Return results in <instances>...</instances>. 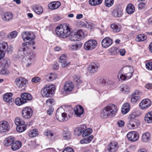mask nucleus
I'll list each match as a JSON object with an SVG mask.
<instances>
[{
	"label": "nucleus",
	"instance_id": "obj_1",
	"mask_svg": "<svg viewBox=\"0 0 152 152\" xmlns=\"http://www.w3.org/2000/svg\"><path fill=\"white\" fill-rule=\"evenodd\" d=\"M56 34L59 37L65 38L69 37V39L72 41L81 40L85 37L84 33L81 30H79L77 32L70 33V28L66 25H61L56 28Z\"/></svg>",
	"mask_w": 152,
	"mask_h": 152
},
{
	"label": "nucleus",
	"instance_id": "obj_2",
	"mask_svg": "<svg viewBox=\"0 0 152 152\" xmlns=\"http://www.w3.org/2000/svg\"><path fill=\"white\" fill-rule=\"evenodd\" d=\"M73 111L71 106L63 105L57 110L56 114V118L60 122L66 121L72 116Z\"/></svg>",
	"mask_w": 152,
	"mask_h": 152
},
{
	"label": "nucleus",
	"instance_id": "obj_3",
	"mask_svg": "<svg viewBox=\"0 0 152 152\" xmlns=\"http://www.w3.org/2000/svg\"><path fill=\"white\" fill-rule=\"evenodd\" d=\"M116 106L114 104H110L104 107L100 114V116L104 118L114 116L117 111Z\"/></svg>",
	"mask_w": 152,
	"mask_h": 152
},
{
	"label": "nucleus",
	"instance_id": "obj_4",
	"mask_svg": "<svg viewBox=\"0 0 152 152\" xmlns=\"http://www.w3.org/2000/svg\"><path fill=\"white\" fill-rule=\"evenodd\" d=\"M22 37L23 41L26 42L27 45H34L35 44L34 41H33L35 38L34 34L31 32L24 31L22 33Z\"/></svg>",
	"mask_w": 152,
	"mask_h": 152
},
{
	"label": "nucleus",
	"instance_id": "obj_5",
	"mask_svg": "<svg viewBox=\"0 0 152 152\" xmlns=\"http://www.w3.org/2000/svg\"><path fill=\"white\" fill-rule=\"evenodd\" d=\"M55 90V87L54 85L47 84L42 89L41 94L43 97H51Z\"/></svg>",
	"mask_w": 152,
	"mask_h": 152
},
{
	"label": "nucleus",
	"instance_id": "obj_6",
	"mask_svg": "<svg viewBox=\"0 0 152 152\" xmlns=\"http://www.w3.org/2000/svg\"><path fill=\"white\" fill-rule=\"evenodd\" d=\"M22 48L19 49L18 52V57L20 58L21 57H25L30 53L31 51L30 49L27 46V44L23 43L22 44Z\"/></svg>",
	"mask_w": 152,
	"mask_h": 152
},
{
	"label": "nucleus",
	"instance_id": "obj_7",
	"mask_svg": "<svg viewBox=\"0 0 152 152\" xmlns=\"http://www.w3.org/2000/svg\"><path fill=\"white\" fill-rule=\"evenodd\" d=\"M34 55L31 51L23 59V64L26 67H28L32 64L34 61Z\"/></svg>",
	"mask_w": 152,
	"mask_h": 152
},
{
	"label": "nucleus",
	"instance_id": "obj_8",
	"mask_svg": "<svg viewBox=\"0 0 152 152\" xmlns=\"http://www.w3.org/2000/svg\"><path fill=\"white\" fill-rule=\"evenodd\" d=\"M129 122L127 124L128 127L130 129H134L137 128L140 125V121L132 116L129 118Z\"/></svg>",
	"mask_w": 152,
	"mask_h": 152
},
{
	"label": "nucleus",
	"instance_id": "obj_9",
	"mask_svg": "<svg viewBox=\"0 0 152 152\" xmlns=\"http://www.w3.org/2000/svg\"><path fill=\"white\" fill-rule=\"evenodd\" d=\"M12 51V48L11 45L8 46L6 42L0 43V51L4 55L6 52L11 53Z\"/></svg>",
	"mask_w": 152,
	"mask_h": 152
},
{
	"label": "nucleus",
	"instance_id": "obj_10",
	"mask_svg": "<svg viewBox=\"0 0 152 152\" xmlns=\"http://www.w3.org/2000/svg\"><path fill=\"white\" fill-rule=\"evenodd\" d=\"M121 72H122L126 75L127 79L130 78L132 76L134 72L133 68L130 66H126L122 68L120 70Z\"/></svg>",
	"mask_w": 152,
	"mask_h": 152
},
{
	"label": "nucleus",
	"instance_id": "obj_11",
	"mask_svg": "<svg viewBox=\"0 0 152 152\" xmlns=\"http://www.w3.org/2000/svg\"><path fill=\"white\" fill-rule=\"evenodd\" d=\"M28 80L25 78L23 77H19L15 79V83L17 87L18 88H22L26 86Z\"/></svg>",
	"mask_w": 152,
	"mask_h": 152
},
{
	"label": "nucleus",
	"instance_id": "obj_12",
	"mask_svg": "<svg viewBox=\"0 0 152 152\" xmlns=\"http://www.w3.org/2000/svg\"><path fill=\"white\" fill-rule=\"evenodd\" d=\"M97 45V42L94 39H90L85 43L84 48L86 50H91L95 48Z\"/></svg>",
	"mask_w": 152,
	"mask_h": 152
},
{
	"label": "nucleus",
	"instance_id": "obj_13",
	"mask_svg": "<svg viewBox=\"0 0 152 152\" xmlns=\"http://www.w3.org/2000/svg\"><path fill=\"white\" fill-rule=\"evenodd\" d=\"M33 111L31 108L28 107L24 108L22 111L23 117L26 119L29 118L32 115Z\"/></svg>",
	"mask_w": 152,
	"mask_h": 152
},
{
	"label": "nucleus",
	"instance_id": "obj_14",
	"mask_svg": "<svg viewBox=\"0 0 152 152\" xmlns=\"http://www.w3.org/2000/svg\"><path fill=\"white\" fill-rule=\"evenodd\" d=\"M10 125L6 121L0 122V133L3 134L8 132L10 130Z\"/></svg>",
	"mask_w": 152,
	"mask_h": 152
},
{
	"label": "nucleus",
	"instance_id": "obj_15",
	"mask_svg": "<svg viewBox=\"0 0 152 152\" xmlns=\"http://www.w3.org/2000/svg\"><path fill=\"white\" fill-rule=\"evenodd\" d=\"M129 140L132 142L137 141L139 138V135L136 131H131L129 132L127 135Z\"/></svg>",
	"mask_w": 152,
	"mask_h": 152
},
{
	"label": "nucleus",
	"instance_id": "obj_16",
	"mask_svg": "<svg viewBox=\"0 0 152 152\" xmlns=\"http://www.w3.org/2000/svg\"><path fill=\"white\" fill-rule=\"evenodd\" d=\"M143 93L138 90H135L132 94L131 101L134 103L139 100L140 96L142 95Z\"/></svg>",
	"mask_w": 152,
	"mask_h": 152
},
{
	"label": "nucleus",
	"instance_id": "obj_17",
	"mask_svg": "<svg viewBox=\"0 0 152 152\" xmlns=\"http://www.w3.org/2000/svg\"><path fill=\"white\" fill-rule=\"evenodd\" d=\"M151 104V100L148 99H146L142 101L139 104V106L141 109L145 110L148 108Z\"/></svg>",
	"mask_w": 152,
	"mask_h": 152
},
{
	"label": "nucleus",
	"instance_id": "obj_18",
	"mask_svg": "<svg viewBox=\"0 0 152 152\" xmlns=\"http://www.w3.org/2000/svg\"><path fill=\"white\" fill-rule=\"evenodd\" d=\"M102 46L105 48H107L112 45L113 43L112 39L109 37L104 38L102 41Z\"/></svg>",
	"mask_w": 152,
	"mask_h": 152
},
{
	"label": "nucleus",
	"instance_id": "obj_19",
	"mask_svg": "<svg viewBox=\"0 0 152 152\" xmlns=\"http://www.w3.org/2000/svg\"><path fill=\"white\" fill-rule=\"evenodd\" d=\"M13 17L12 13L10 12L4 13L1 15L2 19L4 21L8 22L11 20Z\"/></svg>",
	"mask_w": 152,
	"mask_h": 152
},
{
	"label": "nucleus",
	"instance_id": "obj_20",
	"mask_svg": "<svg viewBox=\"0 0 152 152\" xmlns=\"http://www.w3.org/2000/svg\"><path fill=\"white\" fill-rule=\"evenodd\" d=\"M92 132V129L91 128H89L87 129H84L82 130L81 129H79L77 132L78 133V136L82 134V136L83 137H86L90 135Z\"/></svg>",
	"mask_w": 152,
	"mask_h": 152
},
{
	"label": "nucleus",
	"instance_id": "obj_21",
	"mask_svg": "<svg viewBox=\"0 0 152 152\" xmlns=\"http://www.w3.org/2000/svg\"><path fill=\"white\" fill-rule=\"evenodd\" d=\"M99 65L98 63H93L90 65L88 67V69L90 72L94 73L97 70Z\"/></svg>",
	"mask_w": 152,
	"mask_h": 152
},
{
	"label": "nucleus",
	"instance_id": "obj_22",
	"mask_svg": "<svg viewBox=\"0 0 152 152\" xmlns=\"http://www.w3.org/2000/svg\"><path fill=\"white\" fill-rule=\"evenodd\" d=\"M21 97L23 100V102L26 103L27 101H30L32 99V96L30 94L28 93H23L21 94Z\"/></svg>",
	"mask_w": 152,
	"mask_h": 152
},
{
	"label": "nucleus",
	"instance_id": "obj_23",
	"mask_svg": "<svg viewBox=\"0 0 152 152\" xmlns=\"http://www.w3.org/2000/svg\"><path fill=\"white\" fill-rule=\"evenodd\" d=\"M74 85L71 82H66L65 84L64 90L66 93H69L73 90Z\"/></svg>",
	"mask_w": 152,
	"mask_h": 152
},
{
	"label": "nucleus",
	"instance_id": "obj_24",
	"mask_svg": "<svg viewBox=\"0 0 152 152\" xmlns=\"http://www.w3.org/2000/svg\"><path fill=\"white\" fill-rule=\"evenodd\" d=\"M57 77V75L55 73L47 74L45 75V79L49 81L55 80Z\"/></svg>",
	"mask_w": 152,
	"mask_h": 152
},
{
	"label": "nucleus",
	"instance_id": "obj_25",
	"mask_svg": "<svg viewBox=\"0 0 152 152\" xmlns=\"http://www.w3.org/2000/svg\"><path fill=\"white\" fill-rule=\"evenodd\" d=\"M118 147V145L116 142L111 143L107 149L109 152H114L116 151Z\"/></svg>",
	"mask_w": 152,
	"mask_h": 152
},
{
	"label": "nucleus",
	"instance_id": "obj_26",
	"mask_svg": "<svg viewBox=\"0 0 152 152\" xmlns=\"http://www.w3.org/2000/svg\"><path fill=\"white\" fill-rule=\"evenodd\" d=\"M74 111L77 116H80L84 112L83 107L81 105H77L74 108Z\"/></svg>",
	"mask_w": 152,
	"mask_h": 152
},
{
	"label": "nucleus",
	"instance_id": "obj_27",
	"mask_svg": "<svg viewBox=\"0 0 152 152\" xmlns=\"http://www.w3.org/2000/svg\"><path fill=\"white\" fill-rule=\"evenodd\" d=\"M81 42L75 43L74 44L71 45L69 46V49L72 51H75L80 49L82 46Z\"/></svg>",
	"mask_w": 152,
	"mask_h": 152
},
{
	"label": "nucleus",
	"instance_id": "obj_28",
	"mask_svg": "<svg viewBox=\"0 0 152 152\" xmlns=\"http://www.w3.org/2000/svg\"><path fill=\"white\" fill-rule=\"evenodd\" d=\"M22 146L21 142L19 140L14 141L12 146L11 148L13 151H16L19 149Z\"/></svg>",
	"mask_w": 152,
	"mask_h": 152
},
{
	"label": "nucleus",
	"instance_id": "obj_29",
	"mask_svg": "<svg viewBox=\"0 0 152 152\" xmlns=\"http://www.w3.org/2000/svg\"><path fill=\"white\" fill-rule=\"evenodd\" d=\"M61 4V3L59 1H53L49 4L48 6L50 9L54 10L58 8Z\"/></svg>",
	"mask_w": 152,
	"mask_h": 152
},
{
	"label": "nucleus",
	"instance_id": "obj_30",
	"mask_svg": "<svg viewBox=\"0 0 152 152\" xmlns=\"http://www.w3.org/2000/svg\"><path fill=\"white\" fill-rule=\"evenodd\" d=\"M12 93H7L5 94L3 96V99L4 101L7 102H12Z\"/></svg>",
	"mask_w": 152,
	"mask_h": 152
},
{
	"label": "nucleus",
	"instance_id": "obj_31",
	"mask_svg": "<svg viewBox=\"0 0 152 152\" xmlns=\"http://www.w3.org/2000/svg\"><path fill=\"white\" fill-rule=\"evenodd\" d=\"M15 140L14 137L12 136L8 137L5 139L4 141V144L6 146H10L12 144Z\"/></svg>",
	"mask_w": 152,
	"mask_h": 152
},
{
	"label": "nucleus",
	"instance_id": "obj_32",
	"mask_svg": "<svg viewBox=\"0 0 152 152\" xmlns=\"http://www.w3.org/2000/svg\"><path fill=\"white\" fill-rule=\"evenodd\" d=\"M123 10L121 9L118 8L113 10L112 15L115 17H120L123 14Z\"/></svg>",
	"mask_w": 152,
	"mask_h": 152
},
{
	"label": "nucleus",
	"instance_id": "obj_33",
	"mask_svg": "<svg viewBox=\"0 0 152 152\" xmlns=\"http://www.w3.org/2000/svg\"><path fill=\"white\" fill-rule=\"evenodd\" d=\"M151 139V135L148 132H146L142 134V140L144 142H148Z\"/></svg>",
	"mask_w": 152,
	"mask_h": 152
},
{
	"label": "nucleus",
	"instance_id": "obj_34",
	"mask_svg": "<svg viewBox=\"0 0 152 152\" xmlns=\"http://www.w3.org/2000/svg\"><path fill=\"white\" fill-rule=\"evenodd\" d=\"M145 121L148 123H152V111L148 112L145 116Z\"/></svg>",
	"mask_w": 152,
	"mask_h": 152
},
{
	"label": "nucleus",
	"instance_id": "obj_35",
	"mask_svg": "<svg viewBox=\"0 0 152 152\" xmlns=\"http://www.w3.org/2000/svg\"><path fill=\"white\" fill-rule=\"evenodd\" d=\"M130 106L129 103H126L124 104L122 108L121 112L123 114H126L129 110Z\"/></svg>",
	"mask_w": 152,
	"mask_h": 152
},
{
	"label": "nucleus",
	"instance_id": "obj_36",
	"mask_svg": "<svg viewBox=\"0 0 152 152\" xmlns=\"http://www.w3.org/2000/svg\"><path fill=\"white\" fill-rule=\"evenodd\" d=\"M33 9L35 12L38 15L42 14L43 12V10L42 7L39 5H35L33 7Z\"/></svg>",
	"mask_w": 152,
	"mask_h": 152
},
{
	"label": "nucleus",
	"instance_id": "obj_37",
	"mask_svg": "<svg viewBox=\"0 0 152 152\" xmlns=\"http://www.w3.org/2000/svg\"><path fill=\"white\" fill-rule=\"evenodd\" d=\"M135 8L134 6L132 4H128L126 8L127 12L128 14H132L134 12Z\"/></svg>",
	"mask_w": 152,
	"mask_h": 152
},
{
	"label": "nucleus",
	"instance_id": "obj_38",
	"mask_svg": "<svg viewBox=\"0 0 152 152\" xmlns=\"http://www.w3.org/2000/svg\"><path fill=\"white\" fill-rule=\"evenodd\" d=\"M110 27L115 32H118L120 31L121 29V26L119 24L117 25L115 24H113L111 25Z\"/></svg>",
	"mask_w": 152,
	"mask_h": 152
},
{
	"label": "nucleus",
	"instance_id": "obj_39",
	"mask_svg": "<svg viewBox=\"0 0 152 152\" xmlns=\"http://www.w3.org/2000/svg\"><path fill=\"white\" fill-rule=\"evenodd\" d=\"M93 138V135L90 136L89 137L84 138L80 140V142L82 144L88 143L90 142Z\"/></svg>",
	"mask_w": 152,
	"mask_h": 152
},
{
	"label": "nucleus",
	"instance_id": "obj_40",
	"mask_svg": "<svg viewBox=\"0 0 152 152\" xmlns=\"http://www.w3.org/2000/svg\"><path fill=\"white\" fill-rule=\"evenodd\" d=\"M26 125L24 124L16 126V130L18 132H21L24 131L26 129Z\"/></svg>",
	"mask_w": 152,
	"mask_h": 152
},
{
	"label": "nucleus",
	"instance_id": "obj_41",
	"mask_svg": "<svg viewBox=\"0 0 152 152\" xmlns=\"http://www.w3.org/2000/svg\"><path fill=\"white\" fill-rule=\"evenodd\" d=\"M121 91L123 93H128L129 92L130 89L129 87L126 84H123L121 87Z\"/></svg>",
	"mask_w": 152,
	"mask_h": 152
},
{
	"label": "nucleus",
	"instance_id": "obj_42",
	"mask_svg": "<svg viewBox=\"0 0 152 152\" xmlns=\"http://www.w3.org/2000/svg\"><path fill=\"white\" fill-rule=\"evenodd\" d=\"M102 0H89L90 4L92 6H96L101 4Z\"/></svg>",
	"mask_w": 152,
	"mask_h": 152
},
{
	"label": "nucleus",
	"instance_id": "obj_43",
	"mask_svg": "<svg viewBox=\"0 0 152 152\" xmlns=\"http://www.w3.org/2000/svg\"><path fill=\"white\" fill-rule=\"evenodd\" d=\"M71 133L68 130H64L63 132V136L64 139L68 140L70 138Z\"/></svg>",
	"mask_w": 152,
	"mask_h": 152
},
{
	"label": "nucleus",
	"instance_id": "obj_44",
	"mask_svg": "<svg viewBox=\"0 0 152 152\" xmlns=\"http://www.w3.org/2000/svg\"><path fill=\"white\" fill-rule=\"evenodd\" d=\"M147 39V37L143 34L138 35L136 38V40L137 42L142 41Z\"/></svg>",
	"mask_w": 152,
	"mask_h": 152
},
{
	"label": "nucleus",
	"instance_id": "obj_45",
	"mask_svg": "<svg viewBox=\"0 0 152 152\" xmlns=\"http://www.w3.org/2000/svg\"><path fill=\"white\" fill-rule=\"evenodd\" d=\"M38 135V132L36 129H34L32 130H31L29 133V137H36Z\"/></svg>",
	"mask_w": 152,
	"mask_h": 152
},
{
	"label": "nucleus",
	"instance_id": "obj_46",
	"mask_svg": "<svg viewBox=\"0 0 152 152\" xmlns=\"http://www.w3.org/2000/svg\"><path fill=\"white\" fill-rule=\"evenodd\" d=\"M44 134L47 136H50L51 137L55 136L56 134L55 132L50 130H48L44 132Z\"/></svg>",
	"mask_w": 152,
	"mask_h": 152
},
{
	"label": "nucleus",
	"instance_id": "obj_47",
	"mask_svg": "<svg viewBox=\"0 0 152 152\" xmlns=\"http://www.w3.org/2000/svg\"><path fill=\"white\" fill-rule=\"evenodd\" d=\"M118 78H120L121 80H124L126 79H127L126 75L122 72H121L120 71L118 75Z\"/></svg>",
	"mask_w": 152,
	"mask_h": 152
},
{
	"label": "nucleus",
	"instance_id": "obj_48",
	"mask_svg": "<svg viewBox=\"0 0 152 152\" xmlns=\"http://www.w3.org/2000/svg\"><path fill=\"white\" fill-rule=\"evenodd\" d=\"M15 123L17 126L24 124V122L20 118L17 117L15 118Z\"/></svg>",
	"mask_w": 152,
	"mask_h": 152
},
{
	"label": "nucleus",
	"instance_id": "obj_49",
	"mask_svg": "<svg viewBox=\"0 0 152 152\" xmlns=\"http://www.w3.org/2000/svg\"><path fill=\"white\" fill-rule=\"evenodd\" d=\"M17 35V32L16 31H13L10 32L8 35V37L10 39H12L16 37Z\"/></svg>",
	"mask_w": 152,
	"mask_h": 152
},
{
	"label": "nucleus",
	"instance_id": "obj_50",
	"mask_svg": "<svg viewBox=\"0 0 152 152\" xmlns=\"http://www.w3.org/2000/svg\"><path fill=\"white\" fill-rule=\"evenodd\" d=\"M59 62L61 64V66L63 68L65 67L69 64V62L67 60L59 61Z\"/></svg>",
	"mask_w": 152,
	"mask_h": 152
},
{
	"label": "nucleus",
	"instance_id": "obj_51",
	"mask_svg": "<svg viewBox=\"0 0 152 152\" xmlns=\"http://www.w3.org/2000/svg\"><path fill=\"white\" fill-rule=\"evenodd\" d=\"M25 102H23V100L21 99V98H16L15 101V103L17 105H20Z\"/></svg>",
	"mask_w": 152,
	"mask_h": 152
},
{
	"label": "nucleus",
	"instance_id": "obj_52",
	"mask_svg": "<svg viewBox=\"0 0 152 152\" xmlns=\"http://www.w3.org/2000/svg\"><path fill=\"white\" fill-rule=\"evenodd\" d=\"M55 103L54 100L53 99H49L46 101V104L48 106H51Z\"/></svg>",
	"mask_w": 152,
	"mask_h": 152
},
{
	"label": "nucleus",
	"instance_id": "obj_53",
	"mask_svg": "<svg viewBox=\"0 0 152 152\" xmlns=\"http://www.w3.org/2000/svg\"><path fill=\"white\" fill-rule=\"evenodd\" d=\"M113 4V0H105V5L107 7H111Z\"/></svg>",
	"mask_w": 152,
	"mask_h": 152
},
{
	"label": "nucleus",
	"instance_id": "obj_54",
	"mask_svg": "<svg viewBox=\"0 0 152 152\" xmlns=\"http://www.w3.org/2000/svg\"><path fill=\"white\" fill-rule=\"evenodd\" d=\"M9 62V60L8 58H4L3 59L2 61V64L5 66H8V63Z\"/></svg>",
	"mask_w": 152,
	"mask_h": 152
},
{
	"label": "nucleus",
	"instance_id": "obj_55",
	"mask_svg": "<svg viewBox=\"0 0 152 152\" xmlns=\"http://www.w3.org/2000/svg\"><path fill=\"white\" fill-rule=\"evenodd\" d=\"M145 66L148 70H152V62L147 63L145 64Z\"/></svg>",
	"mask_w": 152,
	"mask_h": 152
},
{
	"label": "nucleus",
	"instance_id": "obj_56",
	"mask_svg": "<svg viewBox=\"0 0 152 152\" xmlns=\"http://www.w3.org/2000/svg\"><path fill=\"white\" fill-rule=\"evenodd\" d=\"M6 33L4 31H2L0 32V41L3 40L6 36Z\"/></svg>",
	"mask_w": 152,
	"mask_h": 152
},
{
	"label": "nucleus",
	"instance_id": "obj_57",
	"mask_svg": "<svg viewBox=\"0 0 152 152\" xmlns=\"http://www.w3.org/2000/svg\"><path fill=\"white\" fill-rule=\"evenodd\" d=\"M9 71L5 67H3L0 71V73L1 75L7 74Z\"/></svg>",
	"mask_w": 152,
	"mask_h": 152
},
{
	"label": "nucleus",
	"instance_id": "obj_58",
	"mask_svg": "<svg viewBox=\"0 0 152 152\" xmlns=\"http://www.w3.org/2000/svg\"><path fill=\"white\" fill-rule=\"evenodd\" d=\"M62 152H74L73 149L69 147L65 148L63 151Z\"/></svg>",
	"mask_w": 152,
	"mask_h": 152
},
{
	"label": "nucleus",
	"instance_id": "obj_59",
	"mask_svg": "<svg viewBox=\"0 0 152 152\" xmlns=\"http://www.w3.org/2000/svg\"><path fill=\"white\" fill-rule=\"evenodd\" d=\"M40 80V78L39 77H35L33 78L31 80L32 82L37 83L39 82Z\"/></svg>",
	"mask_w": 152,
	"mask_h": 152
},
{
	"label": "nucleus",
	"instance_id": "obj_60",
	"mask_svg": "<svg viewBox=\"0 0 152 152\" xmlns=\"http://www.w3.org/2000/svg\"><path fill=\"white\" fill-rule=\"evenodd\" d=\"M59 61L61 60H67V58L66 55L65 54H63L62 55L60 58Z\"/></svg>",
	"mask_w": 152,
	"mask_h": 152
},
{
	"label": "nucleus",
	"instance_id": "obj_61",
	"mask_svg": "<svg viewBox=\"0 0 152 152\" xmlns=\"http://www.w3.org/2000/svg\"><path fill=\"white\" fill-rule=\"evenodd\" d=\"M53 109L52 108H50L49 110H47V113L48 114L50 115H51L53 113Z\"/></svg>",
	"mask_w": 152,
	"mask_h": 152
},
{
	"label": "nucleus",
	"instance_id": "obj_62",
	"mask_svg": "<svg viewBox=\"0 0 152 152\" xmlns=\"http://www.w3.org/2000/svg\"><path fill=\"white\" fill-rule=\"evenodd\" d=\"M118 124L119 126L120 127H122L124 125V122L123 121L121 120L119 121L118 122Z\"/></svg>",
	"mask_w": 152,
	"mask_h": 152
},
{
	"label": "nucleus",
	"instance_id": "obj_63",
	"mask_svg": "<svg viewBox=\"0 0 152 152\" xmlns=\"http://www.w3.org/2000/svg\"><path fill=\"white\" fill-rule=\"evenodd\" d=\"M119 52L121 55L123 56L125 54V51L124 49H121L119 50Z\"/></svg>",
	"mask_w": 152,
	"mask_h": 152
},
{
	"label": "nucleus",
	"instance_id": "obj_64",
	"mask_svg": "<svg viewBox=\"0 0 152 152\" xmlns=\"http://www.w3.org/2000/svg\"><path fill=\"white\" fill-rule=\"evenodd\" d=\"M146 88L147 89H152V83H148L146 84Z\"/></svg>",
	"mask_w": 152,
	"mask_h": 152
}]
</instances>
